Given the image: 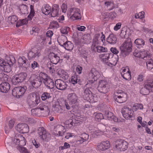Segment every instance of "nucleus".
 <instances>
[{
	"label": "nucleus",
	"instance_id": "nucleus-15",
	"mask_svg": "<svg viewBox=\"0 0 153 153\" xmlns=\"http://www.w3.org/2000/svg\"><path fill=\"white\" fill-rule=\"evenodd\" d=\"M144 88L140 90L141 93L143 95H146L150 91L153 92V82H145L144 84Z\"/></svg>",
	"mask_w": 153,
	"mask_h": 153
},
{
	"label": "nucleus",
	"instance_id": "nucleus-52",
	"mask_svg": "<svg viewBox=\"0 0 153 153\" xmlns=\"http://www.w3.org/2000/svg\"><path fill=\"white\" fill-rule=\"evenodd\" d=\"M100 36V35L99 34H96L95 36V38L93 39V44L92 46H94V48L96 47V45L98 44V38Z\"/></svg>",
	"mask_w": 153,
	"mask_h": 153
},
{
	"label": "nucleus",
	"instance_id": "nucleus-39",
	"mask_svg": "<svg viewBox=\"0 0 153 153\" xmlns=\"http://www.w3.org/2000/svg\"><path fill=\"white\" fill-rule=\"evenodd\" d=\"M27 60L24 56L19 57L18 59V62L20 66H25Z\"/></svg>",
	"mask_w": 153,
	"mask_h": 153
},
{
	"label": "nucleus",
	"instance_id": "nucleus-13",
	"mask_svg": "<svg viewBox=\"0 0 153 153\" xmlns=\"http://www.w3.org/2000/svg\"><path fill=\"white\" fill-rule=\"evenodd\" d=\"M40 101L39 97L37 96L36 94H33L30 98L27 100V102L30 108L33 107L37 105Z\"/></svg>",
	"mask_w": 153,
	"mask_h": 153
},
{
	"label": "nucleus",
	"instance_id": "nucleus-56",
	"mask_svg": "<svg viewBox=\"0 0 153 153\" xmlns=\"http://www.w3.org/2000/svg\"><path fill=\"white\" fill-rule=\"evenodd\" d=\"M51 97L50 94L47 92H44L41 96L42 99L43 100H45Z\"/></svg>",
	"mask_w": 153,
	"mask_h": 153
},
{
	"label": "nucleus",
	"instance_id": "nucleus-1",
	"mask_svg": "<svg viewBox=\"0 0 153 153\" xmlns=\"http://www.w3.org/2000/svg\"><path fill=\"white\" fill-rule=\"evenodd\" d=\"M31 111L33 116L38 117L47 116L50 113L48 107L43 104H40L36 108L32 109Z\"/></svg>",
	"mask_w": 153,
	"mask_h": 153
},
{
	"label": "nucleus",
	"instance_id": "nucleus-63",
	"mask_svg": "<svg viewBox=\"0 0 153 153\" xmlns=\"http://www.w3.org/2000/svg\"><path fill=\"white\" fill-rule=\"evenodd\" d=\"M27 120V121L29 124H34L37 122L36 119H34L32 118H28Z\"/></svg>",
	"mask_w": 153,
	"mask_h": 153
},
{
	"label": "nucleus",
	"instance_id": "nucleus-25",
	"mask_svg": "<svg viewBox=\"0 0 153 153\" xmlns=\"http://www.w3.org/2000/svg\"><path fill=\"white\" fill-rule=\"evenodd\" d=\"M55 84L56 88L61 90L65 89L67 87L66 83L60 79L56 80L55 82Z\"/></svg>",
	"mask_w": 153,
	"mask_h": 153
},
{
	"label": "nucleus",
	"instance_id": "nucleus-57",
	"mask_svg": "<svg viewBox=\"0 0 153 153\" xmlns=\"http://www.w3.org/2000/svg\"><path fill=\"white\" fill-rule=\"evenodd\" d=\"M97 51L98 52H105L107 51V49L106 48L103 47L101 46H97L96 47Z\"/></svg>",
	"mask_w": 153,
	"mask_h": 153
},
{
	"label": "nucleus",
	"instance_id": "nucleus-35",
	"mask_svg": "<svg viewBox=\"0 0 153 153\" xmlns=\"http://www.w3.org/2000/svg\"><path fill=\"white\" fill-rule=\"evenodd\" d=\"M117 38L113 34H110L107 39V42L110 44H114L116 42Z\"/></svg>",
	"mask_w": 153,
	"mask_h": 153
},
{
	"label": "nucleus",
	"instance_id": "nucleus-64",
	"mask_svg": "<svg viewBox=\"0 0 153 153\" xmlns=\"http://www.w3.org/2000/svg\"><path fill=\"white\" fill-rule=\"evenodd\" d=\"M95 119L97 120L98 121L101 120L104 118L103 115L100 113H97L95 115Z\"/></svg>",
	"mask_w": 153,
	"mask_h": 153
},
{
	"label": "nucleus",
	"instance_id": "nucleus-22",
	"mask_svg": "<svg viewBox=\"0 0 153 153\" xmlns=\"http://www.w3.org/2000/svg\"><path fill=\"white\" fill-rule=\"evenodd\" d=\"M30 79V83L33 88H38L42 83V80H39L38 77L36 76L33 78V76H31Z\"/></svg>",
	"mask_w": 153,
	"mask_h": 153
},
{
	"label": "nucleus",
	"instance_id": "nucleus-23",
	"mask_svg": "<svg viewBox=\"0 0 153 153\" xmlns=\"http://www.w3.org/2000/svg\"><path fill=\"white\" fill-rule=\"evenodd\" d=\"M98 129L96 128L91 131L92 134L97 136L103 135V131L105 128V126L103 125L100 124L98 125Z\"/></svg>",
	"mask_w": 153,
	"mask_h": 153
},
{
	"label": "nucleus",
	"instance_id": "nucleus-38",
	"mask_svg": "<svg viewBox=\"0 0 153 153\" xmlns=\"http://www.w3.org/2000/svg\"><path fill=\"white\" fill-rule=\"evenodd\" d=\"M146 63L147 68L149 70H151L153 68V59L148 57V59H146Z\"/></svg>",
	"mask_w": 153,
	"mask_h": 153
},
{
	"label": "nucleus",
	"instance_id": "nucleus-21",
	"mask_svg": "<svg viewBox=\"0 0 153 153\" xmlns=\"http://www.w3.org/2000/svg\"><path fill=\"white\" fill-rule=\"evenodd\" d=\"M40 50L34 48L29 51L28 54V57L29 60H31L35 57H39L40 55Z\"/></svg>",
	"mask_w": 153,
	"mask_h": 153
},
{
	"label": "nucleus",
	"instance_id": "nucleus-24",
	"mask_svg": "<svg viewBox=\"0 0 153 153\" xmlns=\"http://www.w3.org/2000/svg\"><path fill=\"white\" fill-rule=\"evenodd\" d=\"M121 74L122 77L125 79L129 80L131 79V72L127 67L123 68Z\"/></svg>",
	"mask_w": 153,
	"mask_h": 153
},
{
	"label": "nucleus",
	"instance_id": "nucleus-29",
	"mask_svg": "<svg viewBox=\"0 0 153 153\" xmlns=\"http://www.w3.org/2000/svg\"><path fill=\"white\" fill-rule=\"evenodd\" d=\"M49 57L51 61L53 64H56L60 61V57L53 53H51Z\"/></svg>",
	"mask_w": 153,
	"mask_h": 153
},
{
	"label": "nucleus",
	"instance_id": "nucleus-30",
	"mask_svg": "<svg viewBox=\"0 0 153 153\" xmlns=\"http://www.w3.org/2000/svg\"><path fill=\"white\" fill-rule=\"evenodd\" d=\"M59 6L58 4H54L52 7L51 13V16L55 17L59 15Z\"/></svg>",
	"mask_w": 153,
	"mask_h": 153
},
{
	"label": "nucleus",
	"instance_id": "nucleus-47",
	"mask_svg": "<svg viewBox=\"0 0 153 153\" xmlns=\"http://www.w3.org/2000/svg\"><path fill=\"white\" fill-rule=\"evenodd\" d=\"M98 99V97L97 95L95 94H91V96L90 97V99L89 102L92 103L97 102Z\"/></svg>",
	"mask_w": 153,
	"mask_h": 153
},
{
	"label": "nucleus",
	"instance_id": "nucleus-45",
	"mask_svg": "<svg viewBox=\"0 0 153 153\" xmlns=\"http://www.w3.org/2000/svg\"><path fill=\"white\" fill-rule=\"evenodd\" d=\"M135 43L137 45L139 46H143L145 45V41L142 39L138 38L136 39L134 41Z\"/></svg>",
	"mask_w": 153,
	"mask_h": 153
},
{
	"label": "nucleus",
	"instance_id": "nucleus-5",
	"mask_svg": "<svg viewBox=\"0 0 153 153\" xmlns=\"http://www.w3.org/2000/svg\"><path fill=\"white\" fill-rule=\"evenodd\" d=\"M114 99L116 101L122 103L127 100V94L122 90H118L114 92Z\"/></svg>",
	"mask_w": 153,
	"mask_h": 153
},
{
	"label": "nucleus",
	"instance_id": "nucleus-11",
	"mask_svg": "<svg viewBox=\"0 0 153 153\" xmlns=\"http://www.w3.org/2000/svg\"><path fill=\"white\" fill-rule=\"evenodd\" d=\"M27 76L26 73L21 72L13 76L12 78V82L13 84H17L24 80Z\"/></svg>",
	"mask_w": 153,
	"mask_h": 153
},
{
	"label": "nucleus",
	"instance_id": "nucleus-37",
	"mask_svg": "<svg viewBox=\"0 0 153 153\" xmlns=\"http://www.w3.org/2000/svg\"><path fill=\"white\" fill-rule=\"evenodd\" d=\"M65 49L68 51H71L73 49L74 45L70 41H67L65 44L63 46Z\"/></svg>",
	"mask_w": 153,
	"mask_h": 153
},
{
	"label": "nucleus",
	"instance_id": "nucleus-14",
	"mask_svg": "<svg viewBox=\"0 0 153 153\" xmlns=\"http://www.w3.org/2000/svg\"><path fill=\"white\" fill-rule=\"evenodd\" d=\"M15 59L14 56H10L8 58L7 62L5 63V64L2 67L4 71L6 72H9L11 70V67L15 62Z\"/></svg>",
	"mask_w": 153,
	"mask_h": 153
},
{
	"label": "nucleus",
	"instance_id": "nucleus-51",
	"mask_svg": "<svg viewBox=\"0 0 153 153\" xmlns=\"http://www.w3.org/2000/svg\"><path fill=\"white\" fill-rule=\"evenodd\" d=\"M55 110L59 113H62L64 111L63 107H62L60 105H56L55 106Z\"/></svg>",
	"mask_w": 153,
	"mask_h": 153
},
{
	"label": "nucleus",
	"instance_id": "nucleus-31",
	"mask_svg": "<svg viewBox=\"0 0 153 153\" xmlns=\"http://www.w3.org/2000/svg\"><path fill=\"white\" fill-rule=\"evenodd\" d=\"M92 92L88 88L85 89L83 94V97L84 100L89 102L90 97L91 95Z\"/></svg>",
	"mask_w": 153,
	"mask_h": 153
},
{
	"label": "nucleus",
	"instance_id": "nucleus-33",
	"mask_svg": "<svg viewBox=\"0 0 153 153\" xmlns=\"http://www.w3.org/2000/svg\"><path fill=\"white\" fill-rule=\"evenodd\" d=\"M43 83L49 88L52 89L54 86V83L53 80L50 78H48L46 80H45Z\"/></svg>",
	"mask_w": 153,
	"mask_h": 153
},
{
	"label": "nucleus",
	"instance_id": "nucleus-19",
	"mask_svg": "<svg viewBox=\"0 0 153 153\" xmlns=\"http://www.w3.org/2000/svg\"><path fill=\"white\" fill-rule=\"evenodd\" d=\"M17 131L21 133H28L29 131V128L27 124L25 123L19 124L16 127Z\"/></svg>",
	"mask_w": 153,
	"mask_h": 153
},
{
	"label": "nucleus",
	"instance_id": "nucleus-8",
	"mask_svg": "<svg viewBox=\"0 0 153 153\" xmlns=\"http://www.w3.org/2000/svg\"><path fill=\"white\" fill-rule=\"evenodd\" d=\"M89 80L88 82V84L93 83L97 81L100 77V74L99 72L95 68H92L89 74Z\"/></svg>",
	"mask_w": 153,
	"mask_h": 153
},
{
	"label": "nucleus",
	"instance_id": "nucleus-61",
	"mask_svg": "<svg viewBox=\"0 0 153 153\" xmlns=\"http://www.w3.org/2000/svg\"><path fill=\"white\" fill-rule=\"evenodd\" d=\"M111 59L109 61L113 62V65H116L118 60V58H117V57L113 56L112 54V56H111Z\"/></svg>",
	"mask_w": 153,
	"mask_h": 153
},
{
	"label": "nucleus",
	"instance_id": "nucleus-44",
	"mask_svg": "<svg viewBox=\"0 0 153 153\" xmlns=\"http://www.w3.org/2000/svg\"><path fill=\"white\" fill-rule=\"evenodd\" d=\"M106 127L105 126V128L103 131V135H105L107 137H109L114 134V133L110 130V129H109V130H107Z\"/></svg>",
	"mask_w": 153,
	"mask_h": 153
},
{
	"label": "nucleus",
	"instance_id": "nucleus-48",
	"mask_svg": "<svg viewBox=\"0 0 153 153\" xmlns=\"http://www.w3.org/2000/svg\"><path fill=\"white\" fill-rule=\"evenodd\" d=\"M105 4L106 6L108 7V9L110 10H112L114 8V5L113 1L105 2Z\"/></svg>",
	"mask_w": 153,
	"mask_h": 153
},
{
	"label": "nucleus",
	"instance_id": "nucleus-6",
	"mask_svg": "<svg viewBox=\"0 0 153 153\" xmlns=\"http://www.w3.org/2000/svg\"><path fill=\"white\" fill-rule=\"evenodd\" d=\"M128 143L123 139L117 140L114 143L116 149L120 152H124L126 150L128 147Z\"/></svg>",
	"mask_w": 153,
	"mask_h": 153
},
{
	"label": "nucleus",
	"instance_id": "nucleus-28",
	"mask_svg": "<svg viewBox=\"0 0 153 153\" xmlns=\"http://www.w3.org/2000/svg\"><path fill=\"white\" fill-rule=\"evenodd\" d=\"M112 54L109 53H105L101 54L99 55V58L103 62H108L109 59L112 56Z\"/></svg>",
	"mask_w": 153,
	"mask_h": 153
},
{
	"label": "nucleus",
	"instance_id": "nucleus-17",
	"mask_svg": "<svg viewBox=\"0 0 153 153\" xmlns=\"http://www.w3.org/2000/svg\"><path fill=\"white\" fill-rule=\"evenodd\" d=\"M122 113L123 117L126 119L131 118L133 114V111L129 108L124 107L122 109Z\"/></svg>",
	"mask_w": 153,
	"mask_h": 153
},
{
	"label": "nucleus",
	"instance_id": "nucleus-62",
	"mask_svg": "<svg viewBox=\"0 0 153 153\" xmlns=\"http://www.w3.org/2000/svg\"><path fill=\"white\" fill-rule=\"evenodd\" d=\"M20 9L21 13L25 14L27 11V6L26 5H22L20 7Z\"/></svg>",
	"mask_w": 153,
	"mask_h": 153
},
{
	"label": "nucleus",
	"instance_id": "nucleus-42",
	"mask_svg": "<svg viewBox=\"0 0 153 153\" xmlns=\"http://www.w3.org/2000/svg\"><path fill=\"white\" fill-rule=\"evenodd\" d=\"M39 80H41L42 82H44L45 80L48 79V78H50L46 74L44 73H41L39 75V77H38Z\"/></svg>",
	"mask_w": 153,
	"mask_h": 153
},
{
	"label": "nucleus",
	"instance_id": "nucleus-50",
	"mask_svg": "<svg viewBox=\"0 0 153 153\" xmlns=\"http://www.w3.org/2000/svg\"><path fill=\"white\" fill-rule=\"evenodd\" d=\"M50 27L52 29H57L59 27V25L56 21H53L50 23Z\"/></svg>",
	"mask_w": 153,
	"mask_h": 153
},
{
	"label": "nucleus",
	"instance_id": "nucleus-26",
	"mask_svg": "<svg viewBox=\"0 0 153 153\" xmlns=\"http://www.w3.org/2000/svg\"><path fill=\"white\" fill-rule=\"evenodd\" d=\"M10 88V85L7 82H2L0 84V91L2 92H7Z\"/></svg>",
	"mask_w": 153,
	"mask_h": 153
},
{
	"label": "nucleus",
	"instance_id": "nucleus-2",
	"mask_svg": "<svg viewBox=\"0 0 153 153\" xmlns=\"http://www.w3.org/2000/svg\"><path fill=\"white\" fill-rule=\"evenodd\" d=\"M13 140V142L16 145L19 146L18 149L22 153H29L27 149L23 146L26 144L25 137L20 134L16 137Z\"/></svg>",
	"mask_w": 153,
	"mask_h": 153
},
{
	"label": "nucleus",
	"instance_id": "nucleus-4",
	"mask_svg": "<svg viewBox=\"0 0 153 153\" xmlns=\"http://www.w3.org/2000/svg\"><path fill=\"white\" fill-rule=\"evenodd\" d=\"M132 43L131 41L128 39L125 41L120 46V56L123 57L128 55L131 51Z\"/></svg>",
	"mask_w": 153,
	"mask_h": 153
},
{
	"label": "nucleus",
	"instance_id": "nucleus-9",
	"mask_svg": "<svg viewBox=\"0 0 153 153\" xmlns=\"http://www.w3.org/2000/svg\"><path fill=\"white\" fill-rule=\"evenodd\" d=\"M97 88L98 91L100 93L105 94L108 91V83L105 79L101 80L99 81Z\"/></svg>",
	"mask_w": 153,
	"mask_h": 153
},
{
	"label": "nucleus",
	"instance_id": "nucleus-3",
	"mask_svg": "<svg viewBox=\"0 0 153 153\" xmlns=\"http://www.w3.org/2000/svg\"><path fill=\"white\" fill-rule=\"evenodd\" d=\"M13 140V142L16 145L19 146L18 149L22 153H29L27 149L23 146L26 144L25 137L20 134L16 137Z\"/></svg>",
	"mask_w": 153,
	"mask_h": 153
},
{
	"label": "nucleus",
	"instance_id": "nucleus-54",
	"mask_svg": "<svg viewBox=\"0 0 153 153\" xmlns=\"http://www.w3.org/2000/svg\"><path fill=\"white\" fill-rule=\"evenodd\" d=\"M141 58L144 59L145 60H146V59H148V57L149 56H148L147 51H140Z\"/></svg>",
	"mask_w": 153,
	"mask_h": 153
},
{
	"label": "nucleus",
	"instance_id": "nucleus-27",
	"mask_svg": "<svg viewBox=\"0 0 153 153\" xmlns=\"http://www.w3.org/2000/svg\"><path fill=\"white\" fill-rule=\"evenodd\" d=\"M104 115L109 120L113 121L114 122H117L118 121L117 118L111 112H109L108 111H105Z\"/></svg>",
	"mask_w": 153,
	"mask_h": 153
},
{
	"label": "nucleus",
	"instance_id": "nucleus-12",
	"mask_svg": "<svg viewBox=\"0 0 153 153\" xmlns=\"http://www.w3.org/2000/svg\"><path fill=\"white\" fill-rule=\"evenodd\" d=\"M111 145L109 141L103 140L97 145L96 149L100 151H104L109 149Z\"/></svg>",
	"mask_w": 153,
	"mask_h": 153
},
{
	"label": "nucleus",
	"instance_id": "nucleus-18",
	"mask_svg": "<svg viewBox=\"0 0 153 153\" xmlns=\"http://www.w3.org/2000/svg\"><path fill=\"white\" fill-rule=\"evenodd\" d=\"M67 99L69 103L72 105V107H74V104L76 105L78 102V97L74 93L69 94L67 96Z\"/></svg>",
	"mask_w": 153,
	"mask_h": 153
},
{
	"label": "nucleus",
	"instance_id": "nucleus-60",
	"mask_svg": "<svg viewBox=\"0 0 153 153\" xmlns=\"http://www.w3.org/2000/svg\"><path fill=\"white\" fill-rule=\"evenodd\" d=\"M78 80V77L76 76H73L71 77V81L73 84H75L76 83Z\"/></svg>",
	"mask_w": 153,
	"mask_h": 153
},
{
	"label": "nucleus",
	"instance_id": "nucleus-34",
	"mask_svg": "<svg viewBox=\"0 0 153 153\" xmlns=\"http://www.w3.org/2000/svg\"><path fill=\"white\" fill-rule=\"evenodd\" d=\"M67 39L66 37L64 35L60 36L57 38V41L59 44L62 46H63L67 41Z\"/></svg>",
	"mask_w": 153,
	"mask_h": 153
},
{
	"label": "nucleus",
	"instance_id": "nucleus-7",
	"mask_svg": "<svg viewBox=\"0 0 153 153\" xmlns=\"http://www.w3.org/2000/svg\"><path fill=\"white\" fill-rule=\"evenodd\" d=\"M67 14L73 20H80L81 18L80 10L76 8H71L68 12Z\"/></svg>",
	"mask_w": 153,
	"mask_h": 153
},
{
	"label": "nucleus",
	"instance_id": "nucleus-58",
	"mask_svg": "<svg viewBox=\"0 0 153 153\" xmlns=\"http://www.w3.org/2000/svg\"><path fill=\"white\" fill-rule=\"evenodd\" d=\"M106 128L107 130H109V129H110V130L112 132L113 131L118 132L119 131V129L118 128L115 127L113 126H106Z\"/></svg>",
	"mask_w": 153,
	"mask_h": 153
},
{
	"label": "nucleus",
	"instance_id": "nucleus-43",
	"mask_svg": "<svg viewBox=\"0 0 153 153\" xmlns=\"http://www.w3.org/2000/svg\"><path fill=\"white\" fill-rule=\"evenodd\" d=\"M143 108V106L142 104L137 103L134 104L132 107V109L134 111L138 110H142Z\"/></svg>",
	"mask_w": 153,
	"mask_h": 153
},
{
	"label": "nucleus",
	"instance_id": "nucleus-40",
	"mask_svg": "<svg viewBox=\"0 0 153 153\" xmlns=\"http://www.w3.org/2000/svg\"><path fill=\"white\" fill-rule=\"evenodd\" d=\"M59 76L62 79H68L69 75L68 73L64 70H60L58 72Z\"/></svg>",
	"mask_w": 153,
	"mask_h": 153
},
{
	"label": "nucleus",
	"instance_id": "nucleus-20",
	"mask_svg": "<svg viewBox=\"0 0 153 153\" xmlns=\"http://www.w3.org/2000/svg\"><path fill=\"white\" fill-rule=\"evenodd\" d=\"M65 131L64 127L61 125H58L55 127L54 133L56 135L58 136H62Z\"/></svg>",
	"mask_w": 153,
	"mask_h": 153
},
{
	"label": "nucleus",
	"instance_id": "nucleus-53",
	"mask_svg": "<svg viewBox=\"0 0 153 153\" xmlns=\"http://www.w3.org/2000/svg\"><path fill=\"white\" fill-rule=\"evenodd\" d=\"M145 13L144 11H142L139 13H136L134 15V17L136 19H142L145 17Z\"/></svg>",
	"mask_w": 153,
	"mask_h": 153
},
{
	"label": "nucleus",
	"instance_id": "nucleus-49",
	"mask_svg": "<svg viewBox=\"0 0 153 153\" xmlns=\"http://www.w3.org/2000/svg\"><path fill=\"white\" fill-rule=\"evenodd\" d=\"M70 28L68 27H63L60 29V32L62 34H66L68 33Z\"/></svg>",
	"mask_w": 153,
	"mask_h": 153
},
{
	"label": "nucleus",
	"instance_id": "nucleus-36",
	"mask_svg": "<svg viewBox=\"0 0 153 153\" xmlns=\"http://www.w3.org/2000/svg\"><path fill=\"white\" fill-rule=\"evenodd\" d=\"M18 19V17L16 16H10L8 18L7 22L10 24H14L17 21Z\"/></svg>",
	"mask_w": 153,
	"mask_h": 153
},
{
	"label": "nucleus",
	"instance_id": "nucleus-10",
	"mask_svg": "<svg viewBox=\"0 0 153 153\" xmlns=\"http://www.w3.org/2000/svg\"><path fill=\"white\" fill-rule=\"evenodd\" d=\"M27 88L25 86L16 87L12 91V94L14 97H19L24 94Z\"/></svg>",
	"mask_w": 153,
	"mask_h": 153
},
{
	"label": "nucleus",
	"instance_id": "nucleus-55",
	"mask_svg": "<svg viewBox=\"0 0 153 153\" xmlns=\"http://www.w3.org/2000/svg\"><path fill=\"white\" fill-rule=\"evenodd\" d=\"M106 13V16H108L107 17H108L111 19H114L116 18L117 16L116 13L115 12H111L108 13ZM106 17H107V16H106L104 18H105Z\"/></svg>",
	"mask_w": 153,
	"mask_h": 153
},
{
	"label": "nucleus",
	"instance_id": "nucleus-32",
	"mask_svg": "<svg viewBox=\"0 0 153 153\" xmlns=\"http://www.w3.org/2000/svg\"><path fill=\"white\" fill-rule=\"evenodd\" d=\"M15 123V120L13 119H11L9 121L8 125L9 128L5 126L4 127V130L6 134H8L9 132L10 129H12L14 126Z\"/></svg>",
	"mask_w": 153,
	"mask_h": 153
},
{
	"label": "nucleus",
	"instance_id": "nucleus-16",
	"mask_svg": "<svg viewBox=\"0 0 153 153\" xmlns=\"http://www.w3.org/2000/svg\"><path fill=\"white\" fill-rule=\"evenodd\" d=\"M38 130L39 137L43 140L48 141L50 139V135L47 133L44 128L40 127Z\"/></svg>",
	"mask_w": 153,
	"mask_h": 153
},
{
	"label": "nucleus",
	"instance_id": "nucleus-41",
	"mask_svg": "<svg viewBox=\"0 0 153 153\" xmlns=\"http://www.w3.org/2000/svg\"><path fill=\"white\" fill-rule=\"evenodd\" d=\"M51 7L48 5L46 4L42 8V13L46 15H48L51 12Z\"/></svg>",
	"mask_w": 153,
	"mask_h": 153
},
{
	"label": "nucleus",
	"instance_id": "nucleus-46",
	"mask_svg": "<svg viewBox=\"0 0 153 153\" xmlns=\"http://www.w3.org/2000/svg\"><path fill=\"white\" fill-rule=\"evenodd\" d=\"M65 124L66 127L71 128L75 125V123L73 122L72 119L67 120L65 122Z\"/></svg>",
	"mask_w": 153,
	"mask_h": 153
},
{
	"label": "nucleus",
	"instance_id": "nucleus-59",
	"mask_svg": "<svg viewBox=\"0 0 153 153\" xmlns=\"http://www.w3.org/2000/svg\"><path fill=\"white\" fill-rule=\"evenodd\" d=\"M70 145L67 142H65L63 146H60L59 147V150H62L70 148Z\"/></svg>",
	"mask_w": 153,
	"mask_h": 153
}]
</instances>
